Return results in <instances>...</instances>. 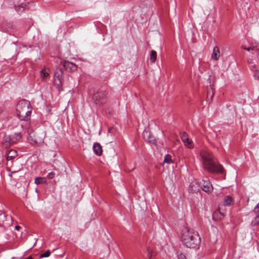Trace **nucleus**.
Returning a JSON list of instances; mask_svg holds the SVG:
<instances>
[{
  "label": "nucleus",
  "mask_w": 259,
  "mask_h": 259,
  "mask_svg": "<svg viewBox=\"0 0 259 259\" xmlns=\"http://www.w3.org/2000/svg\"><path fill=\"white\" fill-rule=\"evenodd\" d=\"M181 241L186 247L194 248L200 243V237L192 229L184 228L181 232Z\"/></svg>",
  "instance_id": "obj_1"
},
{
  "label": "nucleus",
  "mask_w": 259,
  "mask_h": 259,
  "mask_svg": "<svg viewBox=\"0 0 259 259\" xmlns=\"http://www.w3.org/2000/svg\"><path fill=\"white\" fill-rule=\"evenodd\" d=\"M202 159L203 168L210 172L223 174V166L216 163L213 160V156L208 151L202 150L200 153Z\"/></svg>",
  "instance_id": "obj_2"
},
{
  "label": "nucleus",
  "mask_w": 259,
  "mask_h": 259,
  "mask_svg": "<svg viewBox=\"0 0 259 259\" xmlns=\"http://www.w3.org/2000/svg\"><path fill=\"white\" fill-rule=\"evenodd\" d=\"M16 110L17 115L20 120L27 121L30 119L31 108L29 102L25 100L19 101Z\"/></svg>",
  "instance_id": "obj_3"
},
{
  "label": "nucleus",
  "mask_w": 259,
  "mask_h": 259,
  "mask_svg": "<svg viewBox=\"0 0 259 259\" xmlns=\"http://www.w3.org/2000/svg\"><path fill=\"white\" fill-rule=\"evenodd\" d=\"M105 93L100 91L95 93L92 97L93 102L96 105H101L105 101Z\"/></svg>",
  "instance_id": "obj_4"
},
{
  "label": "nucleus",
  "mask_w": 259,
  "mask_h": 259,
  "mask_svg": "<svg viewBox=\"0 0 259 259\" xmlns=\"http://www.w3.org/2000/svg\"><path fill=\"white\" fill-rule=\"evenodd\" d=\"M63 71L61 69L57 68L54 73V83L59 89L62 85Z\"/></svg>",
  "instance_id": "obj_5"
},
{
  "label": "nucleus",
  "mask_w": 259,
  "mask_h": 259,
  "mask_svg": "<svg viewBox=\"0 0 259 259\" xmlns=\"http://www.w3.org/2000/svg\"><path fill=\"white\" fill-rule=\"evenodd\" d=\"M252 220L251 224L252 226L259 225V203L254 208L253 212H251Z\"/></svg>",
  "instance_id": "obj_6"
},
{
  "label": "nucleus",
  "mask_w": 259,
  "mask_h": 259,
  "mask_svg": "<svg viewBox=\"0 0 259 259\" xmlns=\"http://www.w3.org/2000/svg\"><path fill=\"white\" fill-rule=\"evenodd\" d=\"M44 133H37L34 135H29V138H32L31 140L33 141L34 143L37 145H40L44 142Z\"/></svg>",
  "instance_id": "obj_7"
},
{
  "label": "nucleus",
  "mask_w": 259,
  "mask_h": 259,
  "mask_svg": "<svg viewBox=\"0 0 259 259\" xmlns=\"http://www.w3.org/2000/svg\"><path fill=\"white\" fill-rule=\"evenodd\" d=\"M200 185L202 190L206 193H210L213 190L212 185L209 180H203Z\"/></svg>",
  "instance_id": "obj_8"
},
{
  "label": "nucleus",
  "mask_w": 259,
  "mask_h": 259,
  "mask_svg": "<svg viewBox=\"0 0 259 259\" xmlns=\"http://www.w3.org/2000/svg\"><path fill=\"white\" fill-rule=\"evenodd\" d=\"M143 136L147 142L154 144L156 141L155 137L152 134L149 130H145L143 133Z\"/></svg>",
  "instance_id": "obj_9"
},
{
  "label": "nucleus",
  "mask_w": 259,
  "mask_h": 259,
  "mask_svg": "<svg viewBox=\"0 0 259 259\" xmlns=\"http://www.w3.org/2000/svg\"><path fill=\"white\" fill-rule=\"evenodd\" d=\"M17 156V152L15 150H11L7 153V165L10 167L12 165V160Z\"/></svg>",
  "instance_id": "obj_10"
},
{
  "label": "nucleus",
  "mask_w": 259,
  "mask_h": 259,
  "mask_svg": "<svg viewBox=\"0 0 259 259\" xmlns=\"http://www.w3.org/2000/svg\"><path fill=\"white\" fill-rule=\"evenodd\" d=\"M248 63L249 65V68L253 73L254 78L255 79L259 80V70L257 66L252 62V60H248Z\"/></svg>",
  "instance_id": "obj_11"
},
{
  "label": "nucleus",
  "mask_w": 259,
  "mask_h": 259,
  "mask_svg": "<svg viewBox=\"0 0 259 259\" xmlns=\"http://www.w3.org/2000/svg\"><path fill=\"white\" fill-rule=\"evenodd\" d=\"M181 139L186 147L188 148L193 147L192 141L189 138L188 135L184 132L181 134Z\"/></svg>",
  "instance_id": "obj_12"
},
{
  "label": "nucleus",
  "mask_w": 259,
  "mask_h": 259,
  "mask_svg": "<svg viewBox=\"0 0 259 259\" xmlns=\"http://www.w3.org/2000/svg\"><path fill=\"white\" fill-rule=\"evenodd\" d=\"M63 65L64 68L69 71H74L77 69V66L69 61H65Z\"/></svg>",
  "instance_id": "obj_13"
},
{
  "label": "nucleus",
  "mask_w": 259,
  "mask_h": 259,
  "mask_svg": "<svg viewBox=\"0 0 259 259\" xmlns=\"http://www.w3.org/2000/svg\"><path fill=\"white\" fill-rule=\"evenodd\" d=\"M2 144L4 147L8 148L12 145L11 143V138L10 135H5L2 141Z\"/></svg>",
  "instance_id": "obj_14"
},
{
  "label": "nucleus",
  "mask_w": 259,
  "mask_h": 259,
  "mask_svg": "<svg viewBox=\"0 0 259 259\" xmlns=\"http://www.w3.org/2000/svg\"><path fill=\"white\" fill-rule=\"evenodd\" d=\"M93 151L95 154L98 156H101L102 154V148L101 145L98 143H95L93 145Z\"/></svg>",
  "instance_id": "obj_15"
},
{
  "label": "nucleus",
  "mask_w": 259,
  "mask_h": 259,
  "mask_svg": "<svg viewBox=\"0 0 259 259\" xmlns=\"http://www.w3.org/2000/svg\"><path fill=\"white\" fill-rule=\"evenodd\" d=\"M220 56V49L218 47H215L213 48L211 58L215 60H218Z\"/></svg>",
  "instance_id": "obj_16"
},
{
  "label": "nucleus",
  "mask_w": 259,
  "mask_h": 259,
  "mask_svg": "<svg viewBox=\"0 0 259 259\" xmlns=\"http://www.w3.org/2000/svg\"><path fill=\"white\" fill-rule=\"evenodd\" d=\"M11 138V143L12 145L16 144L21 139V135L20 133H17L13 135L10 136Z\"/></svg>",
  "instance_id": "obj_17"
},
{
  "label": "nucleus",
  "mask_w": 259,
  "mask_h": 259,
  "mask_svg": "<svg viewBox=\"0 0 259 259\" xmlns=\"http://www.w3.org/2000/svg\"><path fill=\"white\" fill-rule=\"evenodd\" d=\"M234 204V201L230 196H226L224 200V204L226 206H231Z\"/></svg>",
  "instance_id": "obj_18"
},
{
  "label": "nucleus",
  "mask_w": 259,
  "mask_h": 259,
  "mask_svg": "<svg viewBox=\"0 0 259 259\" xmlns=\"http://www.w3.org/2000/svg\"><path fill=\"white\" fill-rule=\"evenodd\" d=\"M34 183L37 185L41 184H46L47 180L46 178L37 177L35 179Z\"/></svg>",
  "instance_id": "obj_19"
},
{
  "label": "nucleus",
  "mask_w": 259,
  "mask_h": 259,
  "mask_svg": "<svg viewBox=\"0 0 259 259\" xmlns=\"http://www.w3.org/2000/svg\"><path fill=\"white\" fill-rule=\"evenodd\" d=\"M156 52L155 51H151L150 54V61L152 63H154L156 60Z\"/></svg>",
  "instance_id": "obj_20"
},
{
  "label": "nucleus",
  "mask_w": 259,
  "mask_h": 259,
  "mask_svg": "<svg viewBox=\"0 0 259 259\" xmlns=\"http://www.w3.org/2000/svg\"><path fill=\"white\" fill-rule=\"evenodd\" d=\"M15 9L18 13H21L24 11V7L22 4L16 6L15 5Z\"/></svg>",
  "instance_id": "obj_21"
},
{
  "label": "nucleus",
  "mask_w": 259,
  "mask_h": 259,
  "mask_svg": "<svg viewBox=\"0 0 259 259\" xmlns=\"http://www.w3.org/2000/svg\"><path fill=\"white\" fill-rule=\"evenodd\" d=\"M191 189L192 191L196 192L199 190L198 185L196 183H191L190 184Z\"/></svg>",
  "instance_id": "obj_22"
},
{
  "label": "nucleus",
  "mask_w": 259,
  "mask_h": 259,
  "mask_svg": "<svg viewBox=\"0 0 259 259\" xmlns=\"http://www.w3.org/2000/svg\"><path fill=\"white\" fill-rule=\"evenodd\" d=\"M49 74V73L46 71L45 69H42L40 71V76L42 79H44Z\"/></svg>",
  "instance_id": "obj_23"
},
{
  "label": "nucleus",
  "mask_w": 259,
  "mask_h": 259,
  "mask_svg": "<svg viewBox=\"0 0 259 259\" xmlns=\"http://www.w3.org/2000/svg\"><path fill=\"white\" fill-rule=\"evenodd\" d=\"M172 161L171 160V157L170 155L167 154L165 155L164 159L163 160V162L167 163H170L172 162Z\"/></svg>",
  "instance_id": "obj_24"
},
{
  "label": "nucleus",
  "mask_w": 259,
  "mask_h": 259,
  "mask_svg": "<svg viewBox=\"0 0 259 259\" xmlns=\"http://www.w3.org/2000/svg\"><path fill=\"white\" fill-rule=\"evenodd\" d=\"M51 254V252L49 250H48L46 252L44 253H42L40 254V257H49Z\"/></svg>",
  "instance_id": "obj_25"
},
{
  "label": "nucleus",
  "mask_w": 259,
  "mask_h": 259,
  "mask_svg": "<svg viewBox=\"0 0 259 259\" xmlns=\"http://www.w3.org/2000/svg\"><path fill=\"white\" fill-rule=\"evenodd\" d=\"M178 259H186L185 255L182 252L177 253Z\"/></svg>",
  "instance_id": "obj_26"
},
{
  "label": "nucleus",
  "mask_w": 259,
  "mask_h": 259,
  "mask_svg": "<svg viewBox=\"0 0 259 259\" xmlns=\"http://www.w3.org/2000/svg\"><path fill=\"white\" fill-rule=\"evenodd\" d=\"M154 255V253L152 250H150L149 249H148V257L149 259H152V257Z\"/></svg>",
  "instance_id": "obj_27"
},
{
  "label": "nucleus",
  "mask_w": 259,
  "mask_h": 259,
  "mask_svg": "<svg viewBox=\"0 0 259 259\" xmlns=\"http://www.w3.org/2000/svg\"><path fill=\"white\" fill-rule=\"evenodd\" d=\"M55 177V174L53 172L49 173L47 175V178L49 179H52Z\"/></svg>",
  "instance_id": "obj_28"
},
{
  "label": "nucleus",
  "mask_w": 259,
  "mask_h": 259,
  "mask_svg": "<svg viewBox=\"0 0 259 259\" xmlns=\"http://www.w3.org/2000/svg\"><path fill=\"white\" fill-rule=\"evenodd\" d=\"M257 46V43L256 42H253L251 45V47L253 49L255 48H256Z\"/></svg>",
  "instance_id": "obj_29"
},
{
  "label": "nucleus",
  "mask_w": 259,
  "mask_h": 259,
  "mask_svg": "<svg viewBox=\"0 0 259 259\" xmlns=\"http://www.w3.org/2000/svg\"><path fill=\"white\" fill-rule=\"evenodd\" d=\"M244 50H247V51H250V50H253V49H252V47H248V48L244 47Z\"/></svg>",
  "instance_id": "obj_30"
},
{
  "label": "nucleus",
  "mask_w": 259,
  "mask_h": 259,
  "mask_svg": "<svg viewBox=\"0 0 259 259\" xmlns=\"http://www.w3.org/2000/svg\"><path fill=\"white\" fill-rule=\"evenodd\" d=\"M5 215L4 214H0V219L2 220V221H4V219L5 218Z\"/></svg>",
  "instance_id": "obj_31"
},
{
  "label": "nucleus",
  "mask_w": 259,
  "mask_h": 259,
  "mask_svg": "<svg viewBox=\"0 0 259 259\" xmlns=\"http://www.w3.org/2000/svg\"><path fill=\"white\" fill-rule=\"evenodd\" d=\"M20 228V227L19 226H15V229L17 230H18Z\"/></svg>",
  "instance_id": "obj_32"
},
{
  "label": "nucleus",
  "mask_w": 259,
  "mask_h": 259,
  "mask_svg": "<svg viewBox=\"0 0 259 259\" xmlns=\"http://www.w3.org/2000/svg\"><path fill=\"white\" fill-rule=\"evenodd\" d=\"M24 259H33L31 256H29L28 257L25 258Z\"/></svg>",
  "instance_id": "obj_33"
},
{
  "label": "nucleus",
  "mask_w": 259,
  "mask_h": 259,
  "mask_svg": "<svg viewBox=\"0 0 259 259\" xmlns=\"http://www.w3.org/2000/svg\"><path fill=\"white\" fill-rule=\"evenodd\" d=\"M220 214L222 215V216H224V214L223 213H222L221 212H220Z\"/></svg>",
  "instance_id": "obj_34"
},
{
  "label": "nucleus",
  "mask_w": 259,
  "mask_h": 259,
  "mask_svg": "<svg viewBox=\"0 0 259 259\" xmlns=\"http://www.w3.org/2000/svg\"><path fill=\"white\" fill-rule=\"evenodd\" d=\"M16 172V171H12V173H15Z\"/></svg>",
  "instance_id": "obj_35"
}]
</instances>
